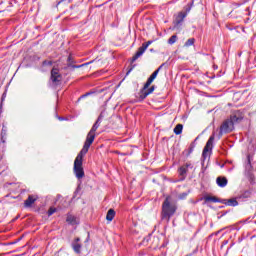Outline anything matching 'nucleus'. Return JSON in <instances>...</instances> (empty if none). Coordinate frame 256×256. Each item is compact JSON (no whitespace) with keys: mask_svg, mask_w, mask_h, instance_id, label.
I'll return each instance as SVG.
<instances>
[{"mask_svg":"<svg viewBox=\"0 0 256 256\" xmlns=\"http://www.w3.org/2000/svg\"><path fill=\"white\" fill-rule=\"evenodd\" d=\"M0 256H3V254H1Z\"/></svg>","mask_w":256,"mask_h":256,"instance_id":"nucleus-28","label":"nucleus"},{"mask_svg":"<svg viewBox=\"0 0 256 256\" xmlns=\"http://www.w3.org/2000/svg\"><path fill=\"white\" fill-rule=\"evenodd\" d=\"M216 183H217L218 187H227L228 181L225 177L220 176L216 179Z\"/></svg>","mask_w":256,"mask_h":256,"instance_id":"nucleus-15","label":"nucleus"},{"mask_svg":"<svg viewBox=\"0 0 256 256\" xmlns=\"http://www.w3.org/2000/svg\"><path fill=\"white\" fill-rule=\"evenodd\" d=\"M56 211H57L56 208L51 207V208L48 210V217H51V215H53V213H55Z\"/></svg>","mask_w":256,"mask_h":256,"instance_id":"nucleus-23","label":"nucleus"},{"mask_svg":"<svg viewBox=\"0 0 256 256\" xmlns=\"http://www.w3.org/2000/svg\"><path fill=\"white\" fill-rule=\"evenodd\" d=\"M151 43H153V41H148L142 44V46L140 48H138V51L136 52V54L132 57V63H134V61L136 59H138L139 57H141V55H143V53H145V51H147V48L149 47V45H151Z\"/></svg>","mask_w":256,"mask_h":256,"instance_id":"nucleus-6","label":"nucleus"},{"mask_svg":"<svg viewBox=\"0 0 256 256\" xmlns=\"http://www.w3.org/2000/svg\"><path fill=\"white\" fill-rule=\"evenodd\" d=\"M114 218H115V210L109 209L106 215V219L108 221H113Z\"/></svg>","mask_w":256,"mask_h":256,"instance_id":"nucleus-18","label":"nucleus"},{"mask_svg":"<svg viewBox=\"0 0 256 256\" xmlns=\"http://www.w3.org/2000/svg\"><path fill=\"white\" fill-rule=\"evenodd\" d=\"M163 65L165 64L160 65L158 69L152 73V75L148 78L147 82L144 84V87H143L144 98L147 97V95H151V93L155 91V86H151V83H153V81L157 79V75H159V72L161 71V69H163Z\"/></svg>","mask_w":256,"mask_h":256,"instance_id":"nucleus-3","label":"nucleus"},{"mask_svg":"<svg viewBox=\"0 0 256 256\" xmlns=\"http://www.w3.org/2000/svg\"><path fill=\"white\" fill-rule=\"evenodd\" d=\"M179 174L182 177H185V175H187V167L181 166L180 169H179Z\"/></svg>","mask_w":256,"mask_h":256,"instance_id":"nucleus-21","label":"nucleus"},{"mask_svg":"<svg viewBox=\"0 0 256 256\" xmlns=\"http://www.w3.org/2000/svg\"><path fill=\"white\" fill-rule=\"evenodd\" d=\"M213 141H215V135L210 136V138L208 139L202 152L203 159H207V157H209V153L213 151Z\"/></svg>","mask_w":256,"mask_h":256,"instance_id":"nucleus-5","label":"nucleus"},{"mask_svg":"<svg viewBox=\"0 0 256 256\" xmlns=\"http://www.w3.org/2000/svg\"><path fill=\"white\" fill-rule=\"evenodd\" d=\"M185 17H187V12H179L175 18V25H181Z\"/></svg>","mask_w":256,"mask_h":256,"instance_id":"nucleus-10","label":"nucleus"},{"mask_svg":"<svg viewBox=\"0 0 256 256\" xmlns=\"http://www.w3.org/2000/svg\"><path fill=\"white\" fill-rule=\"evenodd\" d=\"M5 135V130H2L1 131V136H2V139H3V136Z\"/></svg>","mask_w":256,"mask_h":256,"instance_id":"nucleus-27","label":"nucleus"},{"mask_svg":"<svg viewBox=\"0 0 256 256\" xmlns=\"http://www.w3.org/2000/svg\"><path fill=\"white\" fill-rule=\"evenodd\" d=\"M177 211V205L171 203V197H166L162 204V213L161 217L164 221H167L169 223L171 217L175 215V212Z\"/></svg>","mask_w":256,"mask_h":256,"instance_id":"nucleus-2","label":"nucleus"},{"mask_svg":"<svg viewBox=\"0 0 256 256\" xmlns=\"http://www.w3.org/2000/svg\"><path fill=\"white\" fill-rule=\"evenodd\" d=\"M177 42V35H173L169 38L168 43L169 45H173V43Z\"/></svg>","mask_w":256,"mask_h":256,"instance_id":"nucleus-22","label":"nucleus"},{"mask_svg":"<svg viewBox=\"0 0 256 256\" xmlns=\"http://www.w3.org/2000/svg\"><path fill=\"white\" fill-rule=\"evenodd\" d=\"M89 152L88 148H82L74 161V173L77 179H83L85 177V171L83 170V157Z\"/></svg>","mask_w":256,"mask_h":256,"instance_id":"nucleus-1","label":"nucleus"},{"mask_svg":"<svg viewBox=\"0 0 256 256\" xmlns=\"http://www.w3.org/2000/svg\"><path fill=\"white\" fill-rule=\"evenodd\" d=\"M175 135H181L183 133V124H177L174 128Z\"/></svg>","mask_w":256,"mask_h":256,"instance_id":"nucleus-19","label":"nucleus"},{"mask_svg":"<svg viewBox=\"0 0 256 256\" xmlns=\"http://www.w3.org/2000/svg\"><path fill=\"white\" fill-rule=\"evenodd\" d=\"M184 167H186V169H188V168H190V169H193V165L191 164V163H186L185 165H184Z\"/></svg>","mask_w":256,"mask_h":256,"instance_id":"nucleus-24","label":"nucleus"},{"mask_svg":"<svg viewBox=\"0 0 256 256\" xmlns=\"http://www.w3.org/2000/svg\"><path fill=\"white\" fill-rule=\"evenodd\" d=\"M50 79L54 85H57L63 79V77L61 76V74L59 73V70L57 68H53L51 70Z\"/></svg>","mask_w":256,"mask_h":256,"instance_id":"nucleus-8","label":"nucleus"},{"mask_svg":"<svg viewBox=\"0 0 256 256\" xmlns=\"http://www.w3.org/2000/svg\"><path fill=\"white\" fill-rule=\"evenodd\" d=\"M249 197H251V190H244L237 195L236 199H249Z\"/></svg>","mask_w":256,"mask_h":256,"instance_id":"nucleus-12","label":"nucleus"},{"mask_svg":"<svg viewBox=\"0 0 256 256\" xmlns=\"http://www.w3.org/2000/svg\"><path fill=\"white\" fill-rule=\"evenodd\" d=\"M205 203H221V200L215 196H205Z\"/></svg>","mask_w":256,"mask_h":256,"instance_id":"nucleus-14","label":"nucleus"},{"mask_svg":"<svg viewBox=\"0 0 256 256\" xmlns=\"http://www.w3.org/2000/svg\"><path fill=\"white\" fill-rule=\"evenodd\" d=\"M191 7H192V4H188L187 7H186V14L189 13V11H191Z\"/></svg>","mask_w":256,"mask_h":256,"instance_id":"nucleus-25","label":"nucleus"},{"mask_svg":"<svg viewBox=\"0 0 256 256\" xmlns=\"http://www.w3.org/2000/svg\"><path fill=\"white\" fill-rule=\"evenodd\" d=\"M99 127H101V116L98 117V119L92 126L91 130L87 134L86 140L83 145V147L85 149H89V147H91V145H93V141H95V135H96L95 133L99 129Z\"/></svg>","mask_w":256,"mask_h":256,"instance_id":"nucleus-4","label":"nucleus"},{"mask_svg":"<svg viewBox=\"0 0 256 256\" xmlns=\"http://www.w3.org/2000/svg\"><path fill=\"white\" fill-rule=\"evenodd\" d=\"M193 45H195V38H189V39L185 42L184 47H191V46H193Z\"/></svg>","mask_w":256,"mask_h":256,"instance_id":"nucleus-20","label":"nucleus"},{"mask_svg":"<svg viewBox=\"0 0 256 256\" xmlns=\"http://www.w3.org/2000/svg\"><path fill=\"white\" fill-rule=\"evenodd\" d=\"M37 199H39L37 195H29L28 198L24 201V206L31 207V205H33Z\"/></svg>","mask_w":256,"mask_h":256,"instance_id":"nucleus-9","label":"nucleus"},{"mask_svg":"<svg viewBox=\"0 0 256 256\" xmlns=\"http://www.w3.org/2000/svg\"><path fill=\"white\" fill-rule=\"evenodd\" d=\"M43 65L45 66V65H53V62L52 61H44L43 62Z\"/></svg>","mask_w":256,"mask_h":256,"instance_id":"nucleus-26","label":"nucleus"},{"mask_svg":"<svg viewBox=\"0 0 256 256\" xmlns=\"http://www.w3.org/2000/svg\"><path fill=\"white\" fill-rule=\"evenodd\" d=\"M233 125L235 124L230 119L225 120L220 127V133H231L233 131Z\"/></svg>","mask_w":256,"mask_h":256,"instance_id":"nucleus-7","label":"nucleus"},{"mask_svg":"<svg viewBox=\"0 0 256 256\" xmlns=\"http://www.w3.org/2000/svg\"><path fill=\"white\" fill-rule=\"evenodd\" d=\"M79 241H81V239L76 238L72 242V247H73V250L75 251V253H81V244L79 243Z\"/></svg>","mask_w":256,"mask_h":256,"instance_id":"nucleus-13","label":"nucleus"},{"mask_svg":"<svg viewBox=\"0 0 256 256\" xmlns=\"http://www.w3.org/2000/svg\"><path fill=\"white\" fill-rule=\"evenodd\" d=\"M243 119V116L241 115V113L239 112H234L231 116H230V120L232 121V123H239V121H241Z\"/></svg>","mask_w":256,"mask_h":256,"instance_id":"nucleus-11","label":"nucleus"},{"mask_svg":"<svg viewBox=\"0 0 256 256\" xmlns=\"http://www.w3.org/2000/svg\"><path fill=\"white\" fill-rule=\"evenodd\" d=\"M238 198H231L229 200H227L226 205H229L230 207H237V205H239V202H237Z\"/></svg>","mask_w":256,"mask_h":256,"instance_id":"nucleus-17","label":"nucleus"},{"mask_svg":"<svg viewBox=\"0 0 256 256\" xmlns=\"http://www.w3.org/2000/svg\"><path fill=\"white\" fill-rule=\"evenodd\" d=\"M66 221L69 223V225H77V223H79L77 221V217H75V216H73L71 214L67 215Z\"/></svg>","mask_w":256,"mask_h":256,"instance_id":"nucleus-16","label":"nucleus"}]
</instances>
